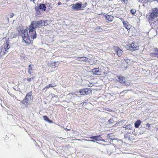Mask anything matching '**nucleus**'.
Here are the masks:
<instances>
[{"instance_id":"9","label":"nucleus","mask_w":158,"mask_h":158,"mask_svg":"<svg viewBox=\"0 0 158 158\" xmlns=\"http://www.w3.org/2000/svg\"><path fill=\"white\" fill-rule=\"evenodd\" d=\"M88 62L90 65L97 64L99 63V61L95 60V58L94 57H92L89 59Z\"/></svg>"},{"instance_id":"16","label":"nucleus","mask_w":158,"mask_h":158,"mask_svg":"<svg viewBox=\"0 0 158 158\" xmlns=\"http://www.w3.org/2000/svg\"><path fill=\"white\" fill-rule=\"evenodd\" d=\"M142 123V122L139 120H137L135 123V127L136 128H138Z\"/></svg>"},{"instance_id":"24","label":"nucleus","mask_w":158,"mask_h":158,"mask_svg":"<svg viewBox=\"0 0 158 158\" xmlns=\"http://www.w3.org/2000/svg\"><path fill=\"white\" fill-rule=\"evenodd\" d=\"M96 29L97 30V31L101 32L103 31L102 29L100 27H97L96 28Z\"/></svg>"},{"instance_id":"19","label":"nucleus","mask_w":158,"mask_h":158,"mask_svg":"<svg viewBox=\"0 0 158 158\" xmlns=\"http://www.w3.org/2000/svg\"><path fill=\"white\" fill-rule=\"evenodd\" d=\"M131 135L132 134L131 133H127L124 135V137L125 138H128L129 139H130Z\"/></svg>"},{"instance_id":"33","label":"nucleus","mask_w":158,"mask_h":158,"mask_svg":"<svg viewBox=\"0 0 158 158\" xmlns=\"http://www.w3.org/2000/svg\"><path fill=\"white\" fill-rule=\"evenodd\" d=\"M147 126L148 127V128H149L150 127V125L148 123H147Z\"/></svg>"},{"instance_id":"39","label":"nucleus","mask_w":158,"mask_h":158,"mask_svg":"<svg viewBox=\"0 0 158 158\" xmlns=\"http://www.w3.org/2000/svg\"><path fill=\"white\" fill-rule=\"evenodd\" d=\"M157 130H158V128H157Z\"/></svg>"},{"instance_id":"31","label":"nucleus","mask_w":158,"mask_h":158,"mask_svg":"<svg viewBox=\"0 0 158 158\" xmlns=\"http://www.w3.org/2000/svg\"><path fill=\"white\" fill-rule=\"evenodd\" d=\"M106 110H107V111H112V110H111V109H109V108H106Z\"/></svg>"},{"instance_id":"8","label":"nucleus","mask_w":158,"mask_h":158,"mask_svg":"<svg viewBox=\"0 0 158 158\" xmlns=\"http://www.w3.org/2000/svg\"><path fill=\"white\" fill-rule=\"evenodd\" d=\"M46 8L45 5L44 4H41L39 7H36L35 8V10L38 14H40V10L44 11Z\"/></svg>"},{"instance_id":"5","label":"nucleus","mask_w":158,"mask_h":158,"mask_svg":"<svg viewBox=\"0 0 158 158\" xmlns=\"http://www.w3.org/2000/svg\"><path fill=\"white\" fill-rule=\"evenodd\" d=\"M158 12V9L156 8L155 10H153L152 13H149L146 15V18L148 19L154 18L157 16V13Z\"/></svg>"},{"instance_id":"23","label":"nucleus","mask_w":158,"mask_h":158,"mask_svg":"<svg viewBox=\"0 0 158 158\" xmlns=\"http://www.w3.org/2000/svg\"><path fill=\"white\" fill-rule=\"evenodd\" d=\"M131 124H128L126 126L125 128L128 129H131Z\"/></svg>"},{"instance_id":"4","label":"nucleus","mask_w":158,"mask_h":158,"mask_svg":"<svg viewBox=\"0 0 158 158\" xmlns=\"http://www.w3.org/2000/svg\"><path fill=\"white\" fill-rule=\"evenodd\" d=\"M116 81L122 84H123L126 86H129L130 84L129 82H127L126 78L122 76H117L116 77Z\"/></svg>"},{"instance_id":"7","label":"nucleus","mask_w":158,"mask_h":158,"mask_svg":"<svg viewBox=\"0 0 158 158\" xmlns=\"http://www.w3.org/2000/svg\"><path fill=\"white\" fill-rule=\"evenodd\" d=\"M138 44L135 42H132L129 46V48L131 51H135L139 49Z\"/></svg>"},{"instance_id":"1","label":"nucleus","mask_w":158,"mask_h":158,"mask_svg":"<svg viewBox=\"0 0 158 158\" xmlns=\"http://www.w3.org/2000/svg\"><path fill=\"white\" fill-rule=\"evenodd\" d=\"M42 21H44V25L46 26L47 25V23L45 22L48 20H39L38 21L37 23H36L35 21L32 22L31 24L29 26L28 29L29 31V34L30 36L31 39H30L29 35L28 34V30L27 28L25 29L20 30L19 31V33L20 31L21 35L23 38V42H25L27 44H32L33 40L31 39H34L36 37V33L35 31V28L36 27H39L42 25Z\"/></svg>"},{"instance_id":"32","label":"nucleus","mask_w":158,"mask_h":158,"mask_svg":"<svg viewBox=\"0 0 158 158\" xmlns=\"http://www.w3.org/2000/svg\"><path fill=\"white\" fill-rule=\"evenodd\" d=\"M123 2L125 3H127L128 1L127 0H122Z\"/></svg>"},{"instance_id":"35","label":"nucleus","mask_w":158,"mask_h":158,"mask_svg":"<svg viewBox=\"0 0 158 158\" xmlns=\"http://www.w3.org/2000/svg\"><path fill=\"white\" fill-rule=\"evenodd\" d=\"M61 4V3H60V2H59L58 3V5H60Z\"/></svg>"},{"instance_id":"15","label":"nucleus","mask_w":158,"mask_h":158,"mask_svg":"<svg viewBox=\"0 0 158 158\" xmlns=\"http://www.w3.org/2000/svg\"><path fill=\"white\" fill-rule=\"evenodd\" d=\"M78 60L80 61H83L84 62L88 61V58L85 56H82L81 57H78L77 58Z\"/></svg>"},{"instance_id":"21","label":"nucleus","mask_w":158,"mask_h":158,"mask_svg":"<svg viewBox=\"0 0 158 158\" xmlns=\"http://www.w3.org/2000/svg\"><path fill=\"white\" fill-rule=\"evenodd\" d=\"M155 53H153V54L155 56H157L158 58V49L156 48L155 49Z\"/></svg>"},{"instance_id":"10","label":"nucleus","mask_w":158,"mask_h":158,"mask_svg":"<svg viewBox=\"0 0 158 158\" xmlns=\"http://www.w3.org/2000/svg\"><path fill=\"white\" fill-rule=\"evenodd\" d=\"M89 138L93 139L90 141L93 142H95V141H100L103 140V139L101 137V135L90 137Z\"/></svg>"},{"instance_id":"12","label":"nucleus","mask_w":158,"mask_h":158,"mask_svg":"<svg viewBox=\"0 0 158 158\" xmlns=\"http://www.w3.org/2000/svg\"><path fill=\"white\" fill-rule=\"evenodd\" d=\"M101 69L99 68H94L91 70V72L94 75H100L101 74Z\"/></svg>"},{"instance_id":"2","label":"nucleus","mask_w":158,"mask_h":158,"mask_svg":"<svg viewBox=\"0 0 158 158\" xmlns=\"http://www.w3.org/2000/svg\"><path fill=\"white\" fill-rule=\"evenodd\" d=\"M32 92L31 91L28 93L26 95L24 99L21 101L20 102L23 104L25 107H27L29 103L33 101Z\"/></svg>"},{"instance_id":"20","label":"nucleus","mask_w":158,"mask_h":158,"mask_svg":"<svg viewBox=\"0 0 158 158\" xmlns=\"http://www.w3.org/2000/svg\"><path fill=\"white\" fill-rule=\"evenodd\" d=\"M104 17L105 18L103 19H106V20H112L113 18L112 16L108 15H106Z\"/></svg>"},{"instance_id":"38","label":"nucleus","mask_w":158,"mask_h":158,"mask_svg":"<svg viewBox=\"0 0 158 158\" xmlns=\"http://www.w3.org/2000/svg\"><path fill=\"white\" fill-rule=\"evenodd\" d=\"M109 21H110V22H111V21H112V20H109Z\"/></svg>"},{"instance_id":"28","label":"nucleus","mask_w":158,"mask_h":158,"mask_svg":"<svg viewBox=\"0 0 158 158\" xmlns=\"http://www.w3.org/2000/svg\"><path fill=\"white\" fill-rule=\"evenodd\" d=\"M14 16V14L13 13H10V15H9V16H10V18H12V17H13V16Z\"/></svg>"},{"instance_id":"25","label":"nucleus","mask_w":158,"mask_h":158,"mask_svg":"<svg viewBox=\"0 0 158 158\" xmlns=\"http://www.w3.org/2000/svg\"><path fill=\"white\" fill-rule=\"evenodd\" d=\"M109 123H114V120L113 118H110L108 121Z\"/></svg>"},{"instance_id":"13","label":"nucleus","mask_w":158,"mask_h":158,"mask_svg":"<svg viewBox=\"0 0 158 158\" xmlns=\"http://www.w3.org/2000/svg\"><path fill=\"white\" fill-rule=\"evenodd\" d=\"M72 6L73 9L77 10L81 9V5L79 3H77L76 4H73Z\"/></svg>"},{"instance_id":"26","label":"nucleus","mask_w":158,"mask_h":158,"mask_svg":"<svg viewBox=\"0 0 158 158\" xmlns=\"http://www.w3.org/2000/svg\"><path fill=\"white\" fill-rule=\"evenodd\" d=\"M35 77H33L30 78H28L27 79V80L28 81H30L31 80L34 79Z\"/></svg>"},{"instance_id":"30","label":"nucleus","mask_w":158,"mask_h":158,"mask_svg":"<svg viewBox=\"0 0 158 158\" xmlns=\"http://www.w3.org/2000/svg\"><path fill=\"white\" fill-rule=\"evenodd\" d=\"M51 85L52 84H49L48 85L46 86V87H45V88H46V90H47V89H49L50 88V86H51Z\"/></svg>"},{"instance_id":"3","label":"nucleus","mask_w":158,"mask_h":158,"mask_svg":"<svg viewBox=\"0 0 158 158\" xmlns=\"http://www.w3.org/2000/svg\"><path fill=\"white\" fill-rule=\"evenodd\" d=\"M9 41L6 40L4 44L0 47V58L5 55L7 51L10 48V47L9 44Z\"/></svg>"},{"instance_id":"6","label":"nucleus","mask_w":158,"mask_h":158,"mask_svg":"<svg viewBox=\"0 0 158 158\" xmlns=\"http://www.w3.org/2000/svg\"><path fill=\"white\" fill-rule=\"evenodd\" d=\"M79 92L81 95H83L91 93L92 91L90 89L85 88L80 89Z\"/></svg>"},{"instance_id":"17","label":"nucleus","mask_w":158,"mask_h":158,"mask_svg":"<svg viewBox=\"0 0 158 158\" xmlns=\"http://www.w3.org/2000/svg\"><path fill=\"white\" fill-rule=\"evenodd\" d=\"M33 65L29 64L28 66V73L30 74H31L32 73V71L33 70L32 66Z\"/></svg>"},{"instance_id":"37","label":"nucleus","mask_w":158,"mask_h":158,"mask_svg":"<svg viewBox=\"0 0 158 158\" xmlns=\"http://www.w3.org/2000/svg\"><path fill=\"white\" fill-rule=\"evenodd\" d=\"M66 130H68V131H69V130H70V129H66Z\"/></svg>"},{"instance_id":"27","label":"nucleus","mask_w":158,"mask_h":158,"mask_svg":"<svg viewBox=\"0 0 158 158\" xmlns=\"http://www.w3.org/2000/svg\"><path fill=\"white\" fill-rule=\"evenodd\" d=\"M131 12L133 14H134L135 12V10L134 9H132L131 10Z\"/></svg>"},{"instance_id":"29","label":"nucleus","mask_w":158,"mask_h":158,"mask_svg":"<svg viewBox=\"0 0 158 158\" xmlns=\"http://www.w3.org/2000/svg\"><path fill=\"white\" fill-rule=\"evenodd\" d=\"M52 84L51 85V86H50V87H55L56 86V84H55L52 83V84Z\"/></svg>"},{"instance_id":"18","label":"nucleus","mask_w":158,"mask_h":158,"mask_svg":"<svg viewBox=\"0 0 158 158\" xmlns=\"http://www.w3.org/2000/svg\"><path fill=\"white\" fill-rule=\"evenodd\" d=\"M43 118L44 120L50 123H53V121L51 120H50L48 118L47 116H44Z\"/></svg>"},{"instance_id":"11","label":"nucleus","mask_w":158,"mask_h":158,"mask_svg":"<svg viewBox=\"0 0 158 158\" xmlns=\"http://www.w3.org/2000/svg\"><path fill=\"white\" fill-rule=\"evenodd\" d=\"M115 51L116 52L118 56H121L123 54V51L118 47L114 46L113 47Z\"/></svg>"},{"instance_id":"34","label":"nucleus","mask_w":158,"mask_h":158,"mask_svg":"<svg viewBox=\"0 0 158 158\" xmlns=\"http://www.w3.org/2000/svg\"><path fill=\"white\" fill-rule=\"evenodd\" d=\"M79 140V141H81V140L80 139H72L71 140Z\"/></svg>"},{"instance_id":"36","label":"nucleus","mask_w":158,"mask_h":158,"mask_svg":"<svg viewBox=\"0 0 158 158\" xmlns=\"http://www.w3.org/2000/svg\"><path fill=\"white\" fill-rule=\"evenodd\" d=\"M46 89V88H45V87H44L43 89V90H45V89Z\"/></svg>"},{"instance_id":"22","label":"nucleus","mask_w":158,"mask_h":158,"mask_svg":"<svg viewBox=\"0 0 158 158\" xmlns=\"http://www.w3.org/2000/svg\"><path fill=\"white\" fill-rule=\"evenodd\" d=\"M56 62H55L52 63L51 67L53 68H55L56 67Z\"/></svg>"},{"instance_id":"14","label":"nucleus","mask_w":158,"mask_h":158,"mask_svg":"<svg viewBox=\"0 0 158 158\" xmlns=\"http://www.w3.org/2000/svg\"><path fill=\"white\" fill-rule=\"evenodd\" d=\"M123 23L124 27L128 30H129L131 27V25H130L127 20H124Z\"/></svg>"}]
</instances>
